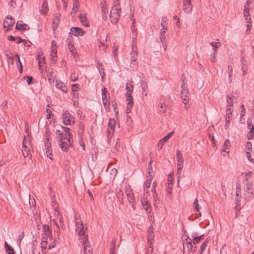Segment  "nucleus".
<instances>
[{"label":"nucleus","instance_id":"obj_38","mask_svg":"<svg viewBox=\"0 0 254 254\" xmlns=\"http://www.w3.org/2000/svg\"><path fill=\"white\" fill-rule=\"evenodd\" d=\"M85 244V243L84 244L83 243V244L84 245L83 249L84 254H91V248L89 246L86 245Z\"/></svg>","mask_w":254,"mask_h":254},{"label":"nucleus","instance_id":"obj_28","mask_svg":"<svg viewBox=\"0 0 254 254\" xmlns=\"http://www.w3.org/2000/svg\"><path fill=\"white\" fill-rule=\"evenodd\" d=\"M43 233H46V235L52 237V231L50 229L48 225H43Z\"/></svg>","mask_w":254,"mask_h":254},{"label":"nucleus","instance_id":"obj_25","mask_svg":"<svg viewBox=\"0 0 254 254\" xmlns=\"http://www.w3.org/2000/svg\"><path fill=\"white\" fill-rule=\"evenodd\" d=\"M142 206L143 208L147 213H149L151 211V208L150 206L149 202L146 200L142 201Z\"/></svg>","mask_w":254,"mask_h":254},{"label":"nucleus","instance_id":"obj_16","mask_svg":"<svg viewBox=\"0 0 254 254\" xmlns=\"http://www.w3.org/2000/svg\"><path fill=\"white\" fill-rule=\"evenodd\" d=\"M47 142H45V147H46V152L47 154V156L51 160H52V158H51V156L52 155V152L51 150V143H49V139L47 138Z\"/></svg>","mask_w":254,"mask_h":254},{"label":"nucleus","instance_id":"obj_24","mask_svg":"<svg viewBox=\"0 0 254 254\" xmlns=\"http://www.w3.org/2000/svg\"><path fill=\"white\" fill-rule=\"evenodd\" d=\"M127 198L128 199V202L130 204H131L132 205H133V203L134 201V196L132 192H131V191L128 190V191H127Z\"/></svg>","mask_w":254,"mask_h":254},{"label":"nucleus","instance_id":"obj_45","mask_svg":"<svg viewBox=\"0 0 254 254\" xmlns=\"http://www.w3.org/2000/svg\"><path fill=\"white\" fill-rule=\"evenodd\" d=\"M208 244L207 241H205L201 245L200 247V250L199 252V254H202L203 251L206 249L207 245Z\"/></svg>","mask_w":254,"mask_h":254},{"label":"nucleus","instance_id":"obj_58","mask_svg":"<svg viewBox=\"0 0 254 254\" xmlns=\"http://www.w3.org/2000/svg\"><path fill=\"white\" fill-rule=\"evenodd\" d=\"M242 70L243 75H246L247 73V65H242Z\"/></svg>","mask_w":254,"mask_h":254},{"label":"nucleus","instance_id":"obj_30","mask_svg":"<svg viewBox=\"0 0 254 254\" xmlns=\"http://www.w3.org/2000/svg\"><path fill=\"white\" fill-rule=\"evenodd\" d=\"M8 40L9 41H15L17 43H20L21 42L23 41V40L20 37H14L13 36H9L8 38Z\"/></svg>","mask_w":254,"mask_h":254},{"label":"nucleus","instance_id":"obj_53","mask_svg":"<svg viewBox=\"0 0 254 254\" xmlns=\"http://www.w3.org/2000/svg\"><path fill=\"white\" fill-rule=\"evenodd\" d=\"M55 225H56V227L54 228V233H56L57 235V236L59 237V235H60L59 225L56 223Z\"/></svg>","mask_w":254,"mask_h":254},{"label":"nucleus","instance_id":"obj_56","mask_svg":"<svg viewBox=\"0 0 254 254\" xmlns=\"http://www.w3.org/2000/svg\"><path fill=\"white\" fill-rule=\"evenodd\" d=\"M24 237V231H22L19 235V236L18 237V240H17V241L19 242V243H20Z\"/></svg>","mask_w":254,"mask_h":254},{"label":"nucleus","instance_id":"obj_17","mask_svg":"<svg viewBox=\"0 0 254 254\" xmlns=\"http://www.w3.org/2000/svg\"><path fill=\"white\" fill-rule=\"evenodd\" d=\"M59 142L60 143L61 148L63 151H67L69 147V145L71 144V142H70V143H69L67 140L66 141H64L63 140L62 141Z\"/></svg>","mask_w":254,"mask_h":254},{"label":"nucleus","instance_id":"obj_37","mask_svg":"<svg viewBox=\"0 0 254 254\" xmlns=\"http://www.w3.org/2000/svg\"><path fill=\"white\" fill-rule=\"evenodd\" d=\"M254 1V0H247V1L245 3V5L244 7V11H249L250 9V4L253 3Z\"/></svg>","mask_w":254,"mask_h":254},{"label":"nucleus","instance_id":"obj_54","mask_svg":"<svg viewBox=\"0 0 254 254\" xmlns=\"http://www.w3.org/2000/svg\"><path fill=\"white\" fill-rule=\"evenodd\" d=\"M216 53H217V50L213 49V54L211 55V61L213 62H215L216 61L215 55L216 54Z\"/></svg>","mask_w":254,"mask_h":254},{"label":"nucleus","instance_id":"obj_14","mask_svg":"<svg viewBox=\"0 0 254 254\" xmlns=\"http://www.w3.org/2000/svg\"><path fill=\"white\" fill-rule=\"evenodd\" d=\"M15 28L18 30L24 31L29 29L28 26L25 23H22V21H18L16 25Z\"/></svg>","mask_w":254,"mask_h":254},{"label":"nucleus","instance_id":"obj_55","mask_svg":"<svg viewBox=\"0 0 254 254\" xmlns=\"http://www.w3.org/2000/svg\"><path fill=\"white\" fill-rule=\"evenodd\" d=\"M241 191V185L240 184H237L236 186V195L238 197L239 195V192Z\"/></svg>","mask_w":254,"mask_h":254},{"label":"nucleus","instance_id":"obj_3","mask_svg":"<svg viewBox=\"0 0 254 254\" xmlns=\"http://www.w3.org/2000/svg\"><path fill=\"white\" fill-rule=\"evenodd\" d=\"M63 121L64 125H70L71 123H74V117L68 111H65L63 115Z\"/></svg>","mask_w":254,"mask_h":254},{"label":"nucleus","instance_id":"obj_51","mask_svg":"<svg viewBox=\"0 0 254 254\" xmlns=\"http://www.w3.org/2000/svg\"><path fill=\"white\" fill-rule=\"evenodd\" d=\"M166 30H165V29H162L161 30V33H160V40L161 41H162V42H163V40H165V33H166Z\"/></svg>","mask_w":254,"mask_h":254},{"label":"nucleus","instance_id":"obj_63","mask_svg":"<svg viewBox=\"0 0 254 254\" xmlns=\"http://www.w3.org/2000/svg\"><path fill=\"white\" fill-rule=\"evenodd\" d=\"M151 184L145 182L144 184L143 187L145 189H149L150 187Z\"/></svg>","mask_w":254,"mask_h":254},{"label":"nucleus","instance_id":"obj_19","mask_svg":"<svg viewBox=\"0 0 254 254\" xmlns=\"http://www.w3.org/2000/svg\"><path fill=\"white\" fill-rule=\"evenodd\" d=\"M79 19L81 24L86 27L89 26V22L87 21L86 16L84 14H80Z\"/></svg>","mask_w":254,"mask_h":254},{"label":"nucleus","instance_id":"obj_7","mask_svg":"<svg viewBox=\"0 0 254 254\" xmlns=\"http://www.w3.org/2000/svg\"><path fill=\"white\" fill-rule=\"evenodd\" d=\"M70 32L75 36H83L85 33V32L81 28L77 27L71 28Z\"/></svg>","mask_w":254,"mask_h":254},{"label":"nucleus","instance_id":"obj_6","mask_svg":"<svg viewBox=\"0 0 254 254\" xmlns=\"http://www.w3.org/2000/svg\"><path fill=\"white\" fill-rule=\"evenodd\" d=\"M181 97L184 101V103L186 104L187 102H185V101H188L189 100V97L188 96L189 92L187 88V85H185V84H183L181 86Z\"/></svg>","mask_w":254,"mask_h":254},{"label":"nucleus","instance_id":"obj_10","mask_svg":"<svg viewBox=\"0 0 254 254\" xmlns=\"http://www.w3.org/2000/svg\"><path fill=\"white\" fill-rule=\"evenodd\" d=\"M183 10L186 13H190L192 10V5L190 1L183 0Z\"/></svg>","mask_w":254,"mask_h":254},{"label":"nucleus","instance_id":"obj_4","mask_svg":"<svg viewBox=\"0 0 254 254\" xmlns=\"http://www.w3.org/2000/svg\"><path fill=\"white\" fill-rule=\"evenodd\" d=\"M14 23V20L13 18L11 16H7L3 21V28H7L5 30L8 31L10 27H12Z\"/></svg>","mask_w":254,"mask_h":254},{"label":"nucleus","instance_id":"obj_47","mask_svg":"<svg viewBox=\"0 0 254 254\" xmlns=\"http://www.w3.org/2000/svg\"><path fill=\"white\" fill-rule=\"evenodd\" d=\"M254 138V129L250 130L248 134V138L249 140L252 139Z\"/></svg>","mask_w":254,"mask_h":254},{"label":"nucleus","instance_id":"obj_21","mask_svg":"<svg viewBox=\"0 0 254 254\" xmlns=\"http://www.w3.org/2000/svg\"><path fill=\"white\" fill-rule=\"evenodd\" d=\"M4 246L6 252L8 254H15L13 248L10 245H8L6 242L4 243Z\"/></svg>","mask_w":254,"mask_h":254},{"label":"nucleus","instance_id":"obj_32","mask_svg":"<svg viewBox=\"0 0 254 254\" xmlns=\"http://www.w3.org/2000/svg\"><path fill=\"white\" fill-rule=\"evenodd\" d=\"M115 125V120L113 119H110L108 123V127L110 128V129L112 130V132L114 131Z\"/></svg>","mask_w":254,"mask_h":254},{"label":"nucleus","instance_id":"obj_36","mask_svg":"<svg viewBox=\"0 0 254 254\" xmlns=\"http://www.w3.org/2000/svg\"><path fill=\"white\" fill-rule=\"evenodd\" d=\"M244 17L245 18L246 22L250 23V22L251 21V16H250V10L244 11Z\"/></svg>","mask_w":254,"mask_h":254},{"label":"nucleus","instance_id":"obj_46","mask_svg":"<svg viewBox=\"0 0 254 254\" xmlns=\"http://www.w3.org/2000/svg\"><path fill=\"white\" fill-rule=\"evenodd\" d=\"M247 126L249 130L254 129V125H253L252 120L250 119L247 121Z\"/></svg>","mask_w":254,"mask_h":254},{"label":"nucleus","instance_id":"obj_49","mask_svg":"<svg viewBox=\"0 0 254 254\" xmlns=\"http://www.w3.org/2000/svg\"><path fill=\"white\" fill-rule=\"evenodd\" d=\"M103 103L104 105L106 110L108 112L110 111V102H108V100H106L104 102H103Z\"/></svg>","mask_w":254,"mask_h":254},{"label":"nucleus","instance_id":"obj_13","mask_svg":"<svg viewBox=\"0 0 254 254\" xmlns=\"http://www.w3.org/2000/svg\"><path fill=\"white\" fill-rule=\"evenodd\" d=\"M153 228L152 226H150L148 230V241L149 244V247H151L152 241L154 239V235H153V232L152 231Z\"/></svg>","mask_w":254,"mask_h":254},{"label":"nucleus","instance_id":"obj_15","mask_svg":"<svg viewBox=\"0 0 254 254\" xmlns=\"http://www.w3.org/2000/svg\"><path fill=\"white\" fill-rule=\"evenodd\" d=\"M227 113L226 114V124H225V128L227 129L230 125V119L231 118V109L228 108L226 110Z\"/></svg>","mask_w":254,"mask_h":254},{"label":"nucleus","instance_id":"obj_12","mask_svg":"<svg viewBox=\"0 0 254 254\" xmlns=\"http://www.w3.org/2000/svg\"><path fill=\"white\" fill-rule=\"evenodd\" d=\"M176 157L177 160V165L178 166H183L184 159L181 152L177 150Z\"/></svg>","mask_w":254,"mask_h":254},{"label":"nucleus","instance_id":"obj_41","mask_svg":"<svg viewBox=\"0 0 254 254\" xmlns=\"http://www.w3.org/2000/svg\"><path fill=\"white\" fill-rule=\"evenodd\" d=\"M230 141L228 139H226L223 145V149L222 151H225V149H228L230 146Z\"/></svg>","mask_w":254,"mask_h":254},{"label":"nucleus","instance_id":"obj_33","mask_svg":"<svg viewBox=\"0 0 254 254\" xmlns=\"http://www.w3.org/2000/svg\"><path fill=\"white\" fill-rule=\"evenodd\" d=\"M108 94V90L106 88L103 87L102 89V101L104 102L106 100H107V94Z\"/></svg>","mask_w":254,"mask_h":254},{"label":"nucleus","instance_id":"obj_59","mask_svg":"<svg viewBox=\"0 0 254 254\" xmlns=\"http://www.w3.org/2000/svg\"><path fill=\"white\" fill-rule=\"evenodd\" d=\"M57 55V50L56 48H52L51 51V57H55V56Z\"/></svg>","mask_w":254,"mask_h":254},{"label":"nucleus","instance_id":"obj_40","mask_svg":"<svg viewBox=\"0 0 254 254\" xmlns=\"http://www.w3.org/2000/svg\"><path fill=\"white\" fill-rule=\"evenodd\" d=\"M166 20H167V17L166 16H163L161 19V25L162 27V29L167 30L166 28Z\"/></svg>","mask_w":254,"mask_h":254},{"label":"nucleus","instance_id":"obj_43","mask_svg":"<svg viewBox=\"0 0 254 254\" xmlns=\"http://www.w3.org/2000/svg\"><path fill=\"white\" fill-rule=\"evenodd\" d=\"M42 252L43 253L44 251H45L47 245V242L45 240H43L41 243Z\"/></svg>","mask_w":254,"mask_h":254},{"label":"nucleus","instance_id":"obj_8","mask_svg":"<svg viewBox=\"0 0 254 254\" xmlns=\"http://www.w3.org/2000/svg\"><path fill=\"white\" fill-rule=\"evenodd\" d=\"M174 133V131L171 132L159 141L158 143V150L162 149V146L164 145L165 142L173 135Z\"/></svg>","mask_w":254,"mask_h":254},{"label":"nucleus","instance_id":"obj_22","mask_svg":"<svg viewBox=\"0 0 254 254\" xmlns=\"http://www.w3.org/2000/svg\"><path fill=\"white\" fill-rule=\"evenodd\" d=\"M56 135H57L58 142L62 141L63 139H65V137L63 133L62 129H58L56 131Z\"/></svg>","mask_w":254,"mask_h":254},{"label":"nucleus","instance_id":"obj_44","mask_svg":"<svg viewBox=\"0 0 254 254\" xmlns=\"http://www.w3.org/2000/svg\"><path fill=\"white\" fill-rule=\"evenodd\" d=\"M116 249L115 243L112 241L111 244V247L110 248V254H115Z\"/></svg>","mask_w":254,"mask_h":254},{"label":"nucleus","instance_id":"obj_23","mask_svg":"<svg viewBox=\"0 0 254 254\" xmlns=\"http://www.w3.org/2000/svg\"><path fill=\"white\" fill-rule=\"evenodd\" d=\"M48 10V6L47 1L46 0H44L43 1L42 9L41 10V11L43 14L45 15L47 13Z\"/></svg>","mask_w":254,"mask_h":254},{"label":"nucleus","instance_id":"obj_48","mask_svg":"<svg viewBox=\"0 0 254 254\" xmlns=\"http://www.w3.org/2000/svg\"><path fill=\"white\" fill-rule=\"evenodd\" d=\"M141 86L142 87V92H144L148 88V85H147V83L145 81H143L141 83Z\"/></svg>","mask_w":254,"mask_h":254},{"label":"nucleus","instance_id":"obj_11","mask_svg":"<svg viewBox=\"0 0 254 254\" xmlns=\"http://www.w3.org/2000/svg\"><path fill=\"white\" fill-rule=\"evenodd\" d=\"M247 184L246 185L245 195L248 197L250 196V195L252 194V183L251 182H249L248 180L246 179Z\"/></svg>","mask_w":254,"mask_h":254},{"label":"nucleus","instance_id":"obj_29","mask_svg":"<svg viewBox=\"0 0 254 254\" xmlns=\"http://www.w3.org/2000/svg\"><path fill=\"white\" fill-rule=\"evenodd\" d=\"M197 235L193 234L192 236V240H193V244L195 245L196 244L199 243L201 239L203 237V235H200L199 236H197Z\"/></svg>","mask_w":254,"mask_h":254},{"label":"nucleus","instance_id":"obj_61","mask_svg":"<svg viewBox=\"0 0 254 254\" xmlns=\"http://www.w3.org/2000/svg\"><path fill=\"white\" fill-rule=\"evenodd\" d=\"M235 208H236V217H237L238 215H239V212L241 210V207H239V205H236V207H235Z\"/></svg>","mask_w":254,"mask_h":254},{"label":"nucleus","instance_id":"obj_20","mask_svg":"<svg viewBox=\"0 0 254 254\" xmlns=\"http://www.w3.org/2000/svg\"><path fill=\"white\" fill-rule=\"evenodd\" d=\"M120 16V13H114V14L112 13L110 14V17L111 21L113 23H117L118 22Z\"/></svg>","mask_w":254,"mask_h":254},{"label":"nucleus","instance_id":"obj_57","mask_svg":"<svg viewBox=\"0 0 254 254\" xmlns=\"http://www.w3.org/2000/svg\"><path fill=\"white\" fill-rule=\"evenodd\" d=\"M246 148H247V149L248 150H249V151L250 150V151H252V143L251 142H248L247 143Z\"/></svg>","mask_w":254,"mask_h":254},{"label":"nucleus","instance_id":"obj_5","mask_svg":"<svg viewBox=\"0 0 254 254\" xmlns=\"http://www.w3.org/2000/svg\"><path fill=\"white\" fill-rule=\"evenodd\" d=\"M184 245V253H185L186 251L188 252L190 251H195V248L196 247L195 246L194 248L193 249V245L192 244V239L188 238L186 240V242L183 243Z\"/></svg>","mask_w":254,"mask_h":254},{"label":"nucleus","instance_id":"obj_2","mask_svg":"<svg viewBox=\"0 0 254 254\" xmlns=\"http://www.w3.org/2000/svg\"><path fill=\"white\" fill-rule=\"evenodd\" d=\"M126 90H127V94H126V98L127 101H128L127 106V112L130 111V109L131 108L133 105V100L132 97L131 95V92L133 90V86L131 85L130 87L128 86V84H126Z\"/></svg>","mask_w":254,"mask_h":254},{"label":"nucleus","instance_id":"obj_31","mask_svg":"<svg viewBox=\"0 0 254 254\" xmlns=\"http://www.w3.org/2000/svg\"><path fill=\"white\" fill-rule=\"evenodd\" d=\"M121 7L120 5H116L113 6L111 10L110 13L114 14V13H120L121 12Z\"/></svg>","mask_w":254,"mask_h":254},{"label":"nucleus","instance_id":"obj_27","mask_svg":"<svg viewBox=\"0 0 254 254\" xmlns=\"http://www.w3.org/2000/svg\"><path fill=\"white\" fill-rule=\"evenodd\" d=\"M118 201L122 204L124 202L123 195L124 193L121 190H120L116 193Z\"/></svg>","mask_w":254,"mask_h":254},{"label":"nucleus","instance_id":"obj_35","mask_svg":"<svg viewBox=\"0 0 254 254\" xmlns=\"http://www.w3.org/2000/svg\"><path fill=\"white\" fill-rule=\"evenodd\" d=\"M193 208L195 209V210L197 212H199V210L200 208V206H199L198 204V200L197 198H195L194 199V202H193ZM198 214L200 215V213H199Z\"/></svg>","mask_w":254,"mask_h":254},{"label":"nucleus","instance_id":"obj_52","mask_svg":"<svg viewBox=\"0 0 254 254\" xmlns=\"http://www.w3.org/2000/svg\"><path fill=\"white\" fill-rule=\"evenodd\" d=\"M210 45L214 48V49L218 48L221 46V44L219 42H213L210 43Z\"/></svg>","mask_w":254,"mask_h":254},{"label":"nucleus","instance_id":"obj_1","mask_svg":"<svg viewBox=\"0 0 254 254\" xmlns=\"http://www.w3.org/2000/svg\"><path fill=\"white\" fill-rule=\"evenodd\" d=\"M87 228L84 227L82 223L76 222V232L79 236H81L80 240L83 244L86 243L87 239V236L85 235V232Z\"/></svg>","mask_w":254,"mask_h":254},{"label":"nucleus","instance_id":"obj_9","mask_svg":"<svg viewBox=\"0 0 254 254\" xmlns=\"http://www.w3.org/2000/svg\"><path fill=\"white\" fill-rule=\"evenodd\" d=\"M61 128L62 129L63 133L65 137V139L67 140L70 143V139L72 137V134L69 132V128L64 127H61Z\"/></svg>","mask_w":254,"mask_h":254},{"label":"nucleus","instance_id":"obj_18","mask_svg":"<svg viewBox=\"0 0 254 254\" xmlns=\"http://www.w3.org/2000/svg\"><path fill=\"white\" fill-rule=\"evenodd\" d=\"M56 86L57 88L61 89L63 92L66 93L67 92V88L66 86L64 84V83L61 82L56 81Z\"/></svg>","mask_w":254,"mask_h":254},{"label":"nucleus","instance_id":"obj_42","mask_svg":"<svg viewBox=\"0 0 254 254\" xmlns=\"http://www.w3.org/2000/svg\"><path fill=\"white\" fill-rule=\"evenodd\" d=\"M134 20L133 21L132 23V26H131V31L133 33V34H134V36L132 37V39H136V34H137V30L136 28H135L134 27V25H133L134 24Z\"/></svg>","mask_w":254,"mask_h":254},{"label":"nucleus","instance_id":"obj_64","mask_svg":"<svg viewBox=\"0 0 254 254\" xmlns=\"http://www.w3.org/2000/svg\"><path fill=\"white\" fill-rule=\"evenodd\" d=\"M49 235H46V233H42V241L45 240L47 241V238L49 237Z\"/></svg>","mask_w":254,"mask_h":254},{"label":"nucleus","instance_id":"obj_50","mask_svg":"<svg viewBox=\"0 0 254 254\" xmlns=\"http://www.w3.org/2000/svg\"><path fill=\"white\" fill-rule=\"evenodd\" d=\"M7 60L8 63H11L12 64H13V55L10 53V55L6 54Z\"/></svg>","mask_w":254,"mask_h":254},{"label":"nucleus","instance_id":"obj_39","mask_svg":"<svg viewBox=\"0 0 254 254\" xmlns=\"http://www.w3.org/2000/svg\"><path fill=\"white\" fill-rule=\"evenodd\" d=\"M227 109L233 106V100L229 96H227Z\"/></svg>","mask_w":254,"mask_h":254},{"label":"nucleus","instance_id":"obj_34","mask_svg":"<svg viewBox=\"0 0 254 254\" xmlns=\"http://www.w3.org/2000/svg\"><path fill=\"white\" fill-rule=\"evenodd\" d=\"M61 15L60 13H57L54 15V17L53 18V24L54 26H57L59 22V18L60 17Z\"/></svg>","mask_w":254,"mask_h":254},{"label":"nucleus","instance_id":"obj_60","mask_svg":"<svg viewBox=\"0 0 254 254\" xmlns=\"http://www.w3.org/2000/svg\"><path fill=\"white\" fill-rule=\"evenodd\" d=\"M156 186V183L155 182H154L153 183V188L152 189V191L153 192V195L155 196V195L156 194V192L154 190L155 187Z\"/></svg>","mask_w":254,"mask_h":254},{"label":"nucleus","instance_id":"obj_26","mask_svg":"<svg viewBox=\"0 0 254 254\" xmlns=\"http://www.w3.org/2000/svg\"><path fill=\"white\" fill-rule=\"evenodd\" d=\"M26 143H27V142L25 141V136H24V139L23 141V146H22V151L23 152V156L24 157L28 156V150H27Z\"/></svg>","mask_w":254,"mask_h":254},{"label":"nucleus","instance_id":"obj_62","mask_svg":"<svg viewBox=\"0 0 254 254\" xmlns=\"http://www.w3.org/2000/svg\"><path fill=\"white\" fill-rule=\"evenodd\" d=\"M72 87L73 91H76L79 88V85L78 84H74L72 85Z\"/></svg>","mask_w":254,"mask_h":254}]
</instances>
